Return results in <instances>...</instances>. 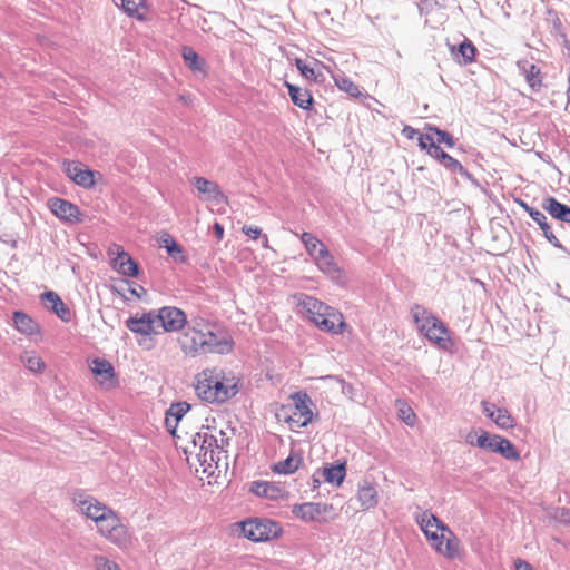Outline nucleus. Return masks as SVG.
I'll use <instances>...</instances> for the list:
<instances>
[{"label": "nucleus", "instance_id": "obj_11", "mask_svg": "<svg viewBox=\"0 0 570 570\" xmlns=\"http://www.w3.org/2000/svg\"><path fill=\"white\" fill-rule=\"evenodd\" d=\"M72 502L81 514L86 515L95 523L97 520L106 515V513L111 509L102 502L98 501L95 497L83 493H75Z\"/></svg>", "mask_w": 570, "mask_h": 570}, {"label": "nucleus", "instance_id": "obj_5", "mask_svg": "<svg viewBox=\"0 0 570 570\" xmlns=\"http://www.w3.org/2000/svg\"><path fill=\"white\" fill-rule=\"evenodd\" d=\"M96 529L104 539L119 549H127L131 546V533L112 509L97 520Z\"/></svg>", "mask_w": 570, "mask_h": 570}, {"label": "nucleus", "instance_id": "obj_22", "mask_svg": "<svg viewBox=\"0 0 570 570\" xmlns=\"http://www.w3.org/2000/svg\"><path fill=\"white\" fill-rule=\"evenodd\" d=\"M318 269L330 277H338L341 269L335 263L334 256L330 253L326 246H321L317 254L313 257Z\"/></svg>", "mask_w": 570, "mask_h": 570}, {"label": "nucleus", "instance_id": "obj_21", "mask_svg": "<svg viewBox=\"0 0 570 570\" xmlns=\"http://www.w3.org/2000/svg\"><path fill=\"white\" fill-rule=\"evenodd\" d=\"M41 301L45 307L55 313L62 322L68 323L71 320L69 307L56 292L47 291L42 293Z\"/></svg>", "mask_w": 570, "mask_h": 570}, {"label": "nucleus", "instance_id": "obj_55", "mask_svg": "<svg viewBox=\"0 0 570 570\" xmlns=\"http://www.w3.org/2000/svg\"><path fill=\"white\" fill-rule=\"evenodd\" d=\"M403 134L409 138V139H413L414 138V135L417 134V131L410 127V126H405L404 129H403Z\"/></svg>", "mask_w": 570, "mask_h": 570}, {"label": "nucleus", "instance_id": "obj_25", "mask_svg": "<svg viewBox=\"0 0 570 570\" xmlns=\"http://www.w3.org/2000/svg\"><path fill=\"white\" fill-rule=\"evenodd\" d=\"M285 86L288 89V95L295 106L304 110H309L312 108L313 97L307 89H303L289 82H285Z\"/></svg>", "mask_w": 570, "mask_h": 570}, {"label": "nucleus", "instance_id": "obj_54", "mask_svg": "<svg viewBox=\"0 0 570 570\" xmlns=\"http://www.w3.org/2000/svg\"><path fill=\"white\" fill-rule=\"evenodd\" d=\"M214 233L217 239H222L224 236V227L219 223L214 224Z\"/></svg>", "mask_w": 570, "mask_h": 570}, {"label": "nucleus", "instance_id": "obj_8", "mask_svg": "<svg viewBox=\"0 0 570 570\" xmlns=\"http://www.w3.org/2000/svg\"><path fill=\"white\" fill-rule=\"evenodd\" d=\"M243 535L254 542L268 541L281 533L277 522L268 519H254L238 523Z\"/></svg>", "mask_w": 570, "mask_h": 570}, {"label": "nucleus", "instance_id": "obj_14", "mask_svg": "<svg viewBox=\"0 0 570 570\" xmlns=\"http://www.w3.org/2000/svg\"><path fill=\"white\" fill-rule=\"evenodd\" d=\"M109 256H114L111 261L112 267L124 276L128 277H137L139 274L138 264L132 259V257L124 250V248L119 245H114L112 248L108 250Z\"/></svg>", "mask_w": 570, "mask_h": 570}, {"label": "nucleus", "instance_id": "obj_60", "mask_svg": "<svg viewBox=\"0 0 570 570\" xmlns=\"http://www.w3.org/2000/svg\"><path fill=\"white\" fill-rule=\"evenodd\" d=\"M314 65L316 67H320V68H326L322 62H320L318 60H314Z\"/></svg>", "mask_w": 570, "mask_h": 570}, {"label": "nucleus", "instance_id": "obj_40", "mask_svg": "<svg viewBox=\"0 0 570 570\" xmlns=\"http://www.w3.org/2000/svg\"><path fill=\"white\" fill-rule=\"evenodd\" d=\"M24 366L31 372H41L45 368V363L36 354L26 353L21 356Z\"/></svg>", "mask_w": 570, "mask_h": 570}, {"label": "nucleus", "instance_id": "obj_23", "mask_svg": "<svg viewBox=\"0 0 570 570\" xmlns=\"http://www.w3.org/2000/svg\"><path fill=\"white\" fill-rule=\"evenodd\" d=\"M356 499L362 510L367 511L377 505L379 493L373 484L365 482L364 484L358 485Z\"/></svg>", "mask_w": 570, "mask_h": 570}, {"label": "nucleus", "instance_id": "obj_24", "mask_svg": "<svg viewBox=\"0 0 570 570\" xmlns=\"http://www.w3.org/2000/svg\"><path fill=\"white\" fill-rule=\"evenodd\" d=\"M542 208L553 218L570 224V206L560 203L554 197L544 198Z\"/></svg>", "mask_w": 570, "mask_h": 570}, {"label": "nucleus", "instance_id": "obj_46", "mask_svg": "<svg viewBox=\"0 0 570 570\" xmlns=\"http://www.w3.org/2000/svg\"><path fill=\"white\" fill-rule=\"evenodd\" d=\"M556 519L563 524H570V509L561 508L556 512Z\"/></svg>", "mask_w": 570, "mask_h": 570}, {"label": "nucleus", "instance_id": "obj_13", "mask_svg": "<svg viewBox=\"0 0 570 570\" xmlns=\"http://www.w3.org/2000/svg\"><path fill=\"white\" fill-rule=\"evenodd\" d=\"M320 330L332 334H341L346 326L341 312L328 306V311L321 312L311 320Z\"/></svg>", "mask_w": 570, "mask_h": 570}, {"label": "nucleus", "instance_id": "obj_29", "mask_svg": "<svg viewBox=\"0 0 570 570\" xmlns=\"http://www.w3.org/2000/svg\"><path fill=\"white\" fill-rule=\"evenodd\" d=\"M124 12L138 21L147 20V4L145 0H121Z\"/></svg>", "mask_w": 570, "mask_h": 570}, {"label": "nucleus", "instance_id": "obj_33", "mask_svg": "<svg viewBox=\"0 0 570 570\" xmlns=\"http://www.w3.org/2000/svg\"><path fill=\"white\" fill-rule=\"evenodd\" d=\"M295 66L305 79L313 80L315 82H322L324 80L321 70L316 69L315 67H311L303 59L296 58Z\"/></svg>", "mask_w": 570, "mask_h": 570}, {"label": "nucleus", "instance_id": "obj_35", "mask_svg": "<svg viewBox=\"0 0 570 570\" xmlns=\"http://www.w3.org/2000/svg\"><path fill=\"white\" fill-rule=\"evenodd\" d=\"M333 79L337 88L345 91L351 97H358L361 95L360 88L351 79L343 75H333Z\"/></svg>", "mask_w": 570, "mask_h": 570}, {"label": "nucleus", "instance_id": "obj_32", "mask_svg": "<svg viewBox=\"0 0 570 570\" xmlns=\"http://www.w3.org/2000/svg\"><path fill=\"white\" fill-rule=\"evenodd\" d=\"M489 417L501 429L507 430L514 426V419L507 409L492 405V411L489 413Z\"/></svg>", "mask_w": 570, "mask_h": 570}, {"label": "nucleus", "instance_id": "obj_36", "mask_svg": "<svg viewBox=\"0 0 570 570\" xmlns=\"http://www.w3.org/2000/svg\"><path fill=\"white\" fill-rule=\"evenodd\" d=\"M183 58L186 65L191 69L193 71H200L204 68V60L199 59V56L197 52L189 48V47H183Z\"/></svg>", "mask_w": 570, "mask_h": 570}, {"label": "nucleus", "instance_id": "obj_15", "mask_svg": "<svg viewBox=\"0 0 570 570\" xmlns=\"http://www.w3.org/2000/svg\"><path fill=\"white\" fill-rule=\"evenodd\" d=\"M65 174L78 186L91 188L95 185L94 171L79 161H66Z\"/></svg>", "mask_w": 570, "mask_h": 570}, {"label": "nucleus", "instance_id": "obj_53", "mask_svg": "<svg viewBox=\"0 0 570 570\" xmlns=\"http://www.w3.org/2000/svg\"><path fill=\"white\" fill-rule=\"evenodd\" d=\"M515 570H533V569L529 562L518 559L515 561Z\"/></svg>", "mask_w": 570, "mask_h": 570}, {"label": "nucleus", "instance_id": "obj_41", "mask_svg": "<svg viewBox=\"0 0 570 570\" xmlns=\"http://www.w3.org/2000/svg\"><path fill=\"white\" fill-rule=\"evenodd\" d=\"M190 405L187 402H178L170 405V407L166 411L167 416L176 419L179 422L184 415L189 411Z\"/></svg>", "mask_w": 570, "mask_h": 570}, {"label": "nucleus", "instance_id": "obj_48", "mask_svg": "<svg viewBox=\"0 0 570 570\" xmlns=\"http://www.w3.org/2000/svg\"><path fill=\"white\" fill-rule=\"evenodd\" d=\"M242 232L253 239H257L262 234L261 228L247 225L243 226Z\"/></svg>", "mask_w": 570, "mask_h": 570}, {"label": "nucleus", "instance_id": "obj_50", "mask_svg": "<svg viewBox=\"0 0 570 570\" xmlns=\"http://www.w3.org/2000/svg\"><path fill=\"white\" fill-rule=\"evenodd\" d=\"M176 240L168 234L163 233L159 237V246L165 248L166 250L170 247V243H175Z\"/></svg>", "mask_w": 570, "mask_h": 570}, {"label": "nucleus", "instance_id": "obj_43", "mask_svg": "<svg viewBox=\"0 0 570 570\" xmlns=\"http://www.w3.org/2000/svg\"><path fill=\"white\" fill-rule=\"evenodd\" d=\"M94 563L96 570H121L115 561H111L104 556H96L94 558Z\"/></svg>", "mask_w": 570, "mask_h": 570}, {"label": "nucleus", "instance_id": "obj_1", "mask_svg": "<svg viewBox=\"0 0 570 570\" xmlns=\"http://www.w3.org/2000/svg\"><path fill=\"white\" fill-rule=\"evenodd\" d=\"M222 443L218 444L217 438L207 431H200L193 435L191 448L185 450L186 453L195 454L204 473L214 474L222 468H227V451L224 449L228 445V439H224L225 433L219 431Z\"/></svg>", "mask_w": 570, "mask_h": 570}, {"label": "nucleus", "instance_id": "obj_45", "mask_svg": "<svg viewBox=\"0 0 570 570\" xmlns=\"http://www.w3.org/2000/svg\"><path fill=\"white\" fill-rule=\"evenodd\" d=\"M428 154L439 163L448 155L438 144L429 142Z\"/></svg>", "mask_w": 570, "mask_h": 570}, {"label": "nucleus", "instance_id": "obj_26", "mask_svg": "<svg viewBox=\"0 0 570 570\" xmlns=\"http://www.w3.org/2000/svg\"><path fill=\"white\" fill-rule=\"evenodd\" d=\"M12 321L16 330L23 335L31 336L39 332L38 324L24 312L16 311Z\"/></svg>", "mask_w": 570, "mask_h": 570}, {"label": "nucleus", "instance_id": "obj_19", "mask_svg": "<svg viewBox=\"0 0 570 570\" xmlns=\"http://www.w3.org/2000/svg\"><path fill=\"white\" fill-rule=\"evenodd\" d=\"M90 370L100 385L107 389L116 386L117 379L109 361L97 357L91 362Z\"/></svg>", "mask_w": 570, "mask_h": 570}, {"label": "nucleus", "instance_id": "obj_9", "mask_svg": "<svg viewBox=\"0 0 570 570\" xmlns=\"http://www.w3.org/2000/svg\"><path fill=\"white\" fill-rule=\"evenodd\" d=\"M292 399L293 405L284 409L287 414L285 421L296 428H305L313 420L312 401L306 393L302 392L295 393Z\"/></svg>", "mask_w": 570, "mask_h": 570}, {"label": "nucleus", "instance_id": "obj_37", "mask_svg": "<svg viewBox=\"0 0 570 570\" xmlns=\"http://www.w3.org/2000/svg\"><path fill=\"white\" fill-rule=\"evenodd\" d=\"M301 240L304 244L306 252L312 258L317 254L321 246H325L316 236L307 232H304L301 235Z\"/></svg>", "mask_w": 570, "mask_h": 570}, {"label": "nucleus", "instance_id": "obj_17", "mask_svg": "<svg viewBox=\"0 0 570 570\" xmlns=\"http://www.w3.org/2000/svg\"><path fill=\"white\" fill-rule=\"evenodd\" d=\"M48 204L52 214L58 218L71 224L81 222V212L79 207L71 202L56 197L49 199Z\"/></svg>", "mask_w": 570, "mask_h": 570}, {"label": "nucleus", "instance_id": "obj_51", "mask_svg": "<svg viewBox=\"0 0 570 570\" xmlns=\"http://www.w3.org/2000/svg\"><path fill=\"white\" fill-rule=\"evenodd\" d=\"M129 292L131 295L140 298L144 294H146V291L142 286L138 284H134V286H130Z\"/></svg>", "mask_w": 570, "mask_h": 570}, {"label": "nucleus", "instance_id": "obj_57", "mask_svg": "<svg viewBox=\"0 0 570 570\" xmlns=\"http://www.w3.org/2000/svg\"><path fill=\"white\" fill-rule=\"evenodd\" d=\"M482 405H483V412L487 414V416L489 417V413H491L492 411V405L493 404H489L487 402H482Z\"/></svg>", "mask_w": 570, "mask_h": 570}, {"label": "nucleus", "instance_id": "obj_52", "mask_svg": "<svg viewBox=\"0 0 570 570\" xmlns=\"http://www.w3.org/2000/svg\"><path fill=\"white\" fill-rule=\"evenodd\" d=\"M403 421L409 424V425H413L414 423V417H415V414L413 413V411L411 409H407V411H403Z\"/></svg>", "mask_w": 570, "mask_h": 570}, {"label": "nucleus", "instance_id": "obj_31", "mask_svg": "<svg viewBox=\"0 0 570 570\" xmlns=\"http://www.w3.org/2000/svg\"><path fill=\"white\" fill-rule=\"evenodd\" d=\"M321 475L325 479L326 482L338 487L343 483L344 478L346 475L345 464L341 463L336 465L325 466L321 471Z\"/></svg>", "mask_w": 570, "mask_h": 570}, {"label": "nucleus", "instance_id": "obj_6", "mask_svg": "<svg viewBox=\"0 0 570 570\" xmlns=\"http://www.w3.org/2000/svg\"><path fill=\"white\" fill-rule=\"evenodd\" d=\"M413 321L417 326L419 331L424 336L439 345H443L445 342L444 335L448 330L445 325L425 307L421 305H414L411 309Z\"/></svg>", "mask_w": 570, "mask_h": 570}, {"label": "nucleus", "instance_id": "obj_12", "mask_svg": "<svg viewBox=\"0 0 570 570\" xmlns=\"http://www.w3.org/2000/svg\"><path fill=\"white\" fill-rule=\"evenodd\" d=\"M191 184L196 188L199 198L204 202H212L216 205L228 204L227 196L223 193L217 183L205 177H193Z\"/></svg>", "mask_w": 570, "mask_h": 570}, {"label": "nucleus", "instance_id": "obj_2", "mask_svg": "<svg viewBox=\"0 0 570 570\" xmlns=\"http://www.w3.org/2000/svg\"><path fill=\"white\" fill-rule=\"evenodd\" d=\"M178 345L187 357L207 354H227L233 350V342L219 337L212 331H202L195 326L187 327L178 337Z\"/></svg>", "mask_w": 570, "mask_h": 570}, {"label": "nucleus", "instance_id": "obj_39", "mask_svg": "<svg viewBox=\"0 0 570 570\" xmlns=\"http://www.w3.org/2000/svg\"><path fill=\"white\" fill-rule=\"evenodd\" d=\"M458 53L461 57L460 62L463 65L471 63L475 56V47L472 45L470 40H464L459 45Z\"/></svg>", "mask_w": 570, "mask_h": 570}, {"label": "nucleus", "instance_id": "obj_42", "mask_svg": "<svg viewBox=\"0 0 570 570\" xmlns=\"http://www.w3.org/2000/svg\"><path fill=\"white\" fill-rule=\"evenodd\" d=\"M428 130L436 136L435 144H438L439 146L440 144H444L449 148H452L454 146V139L449 132L441 130L436 127H429Z\"/></svg>", "mask_w": 570, "mask_h": 570}, {"label": "nucleus", "instance_id": "obj_59", "mask_svg": "<svg viewBox=\"0 0 570 570\" xmlns=\"http://www.w3.org/2000/svg\"><path fill=\"white\" fill-rule=\"evenodd\" d=\"M263 246L264 247H268V237H267V235L263 236Z\"/></svg>", "mask_w": 570, "mask_h": 570}, {"label": "nucleus", "instance_id": "obj_44", "mask_svg": "<svg viewBox=\"0 0 570 570\" xmlns=\"http://www.w3.org/2000/svg\"><path fill=\"white\" fill-rule=\"evenodd\" d=\"M167 254L177 262H180V263L186 262V257L183 254V248L179 244H177V242L170 243V247H168Z\"/></svg>", "mask_w": 570, "mask_h": 570}, {"label": "nucleus", "instance_id": "obj_18", "mask_svg": "<svg viewBox=\"0 0 570 570\" xmlns=\"http://www.w3.org/2000/svg\"><path fill=\"white\" fill-rule=\"evenodd\" d=\"M519 204L530 215V217L537 223V225L540 226L547 240L556 248H559V249L563 250L564 253H568V249L559 242V239L552 233L551 227L547 223L546 215L542 212H540L539 209H535V208L529 206L523 200H520Z\"/></svg>", "mask_w": 570, "mask_h": 570}, {"label": "nucleus", "instance_id": "obj_28", "mask_svg": "<svg viewBox=\"0 0 570 570\" xmlns=\"http://www.w3.org/2000/svg\"><path fill=\"white\" fill-rule=\"evenodd\" d=\"M298 306H301L303 313L306 315V317L311 321L315 315H317L321 312L328 311V306L322 303L321 301L316 299L315 297L301 294L298 299Z\"/></svg>", "mask_w": 570, "mask_h": 570}, {"label": "nucleus", "instance_id": "obj_56", "mask_svg": "<svg viewBox=\"0 0 570 570\" xmlns=\"http://www.w3.org/2000/svg\"><path fill=\"white\" fill-rule=\"evenodd\" d=\"M178 99L184 105H189L191 102V98L189 95H180Z\"/></svg>", "mask_w": 570, "mask_h": 570}, {"label": "nucleus", "instance_id": "obj_7", "mask_svg": "<svg viewBox=\"0 0 570 570\" xmlns=\"http://www.w3.org/2000/svg\"><path fill=\"white\" fill-rule=\"evenodd\" d=\"M466 442L471 445H475L480 449L489 450L494 453H499L502 455L505 460L509 461H519L520 460V453L513 445L511 441L508 439L498 435V434H490L488 432H482L476 440L474 441L472 439V435L469 434L466 438Z\"/></svg>", "mask_w": 570, "mask_h": 570}, {"label": "nucleus", "instance_id": "obj_58", "mask_svg": "<svg viewBox=\"0 0 570 570\" xmlns=\"http://www.w3.org/2000/svg\"><path fill=\"white\" fill-rule=\"evenodd\" d=\"M321 474V471L317 470L314 474H313V482H314V488L318 487L321 481H320V478L317 476V474Z\"/></svg>", "mask_w": 570, "mask_h": 570}, {"label": "nucleus", "instance_id": "obj_3", "mask_svg": "<svg viewBox=\"0 0 570 570\" xmlns=\"http://www.w3.org/2000/svg\"><path fill=\"white\" fill-rule=\"evenodd\" d=\"M196 394L208 403H224L238 392L234 377L227 379L222 371L204 370L196 376Z\"/></svg>", "mask_w": 570, "mask_h": 570}, {"label": "nucleus", "instance_id": "obj_4", "mask_svg": "<svg viewBox=\"0 0 570 570\" xmlns=\"http://www.w3.org/2000/svg\"><path fill=\"white\" fill-rule=\"evenodd\" d=\"M416 521L435 551L449 559L456 556L459 540L435 514L425 510Z\"/></svg>", "mask_w": 570, "mask_h": 570}, {"label": "nucleus", "instance_id": "obj_34", "mask_svg": "<svg viewBox=\"0 0 570 570\" xmlns=\"http://www.w3.org/2000/svg\"><path fill=\"white\" fill-rule=\"evenodd\" d=\"M302 462V459L299 456H287L285 460L277 462L273 465L272 471L277 474H291L294 473L299 464Z\"/></svg>", "mask_w": 570, "mask_h": 570}, {"label": "nucleus", "instance_id": "obj_30", "mask_svg": "<svg viewBox=\"0 0 570 570\" xmlns=\"http://www.w3.org/2000/svg\"><path fill=\"white\" fill-rule=\"evenodd\" d=\"M249 490L258 497L271 500L277 499L282 492L281 488L267 481H254L252 482Z\"/></svg>", "mask_w": 570, "mask_h": 570}, {"label": "nucleus", "instance_id": "obj_10", "mask_svg": "<svg viewBox=\"0 0 570 570\" xmlns=\"http://www.w3.org/2000/svg\"><path fill=\"white\" fill-rule=\"evenodd\" d=\"M156 323L164 332H178L187 324V317L183 309L175 306H164L155 311Z\"/></svg>", "mask_w": 570, "mask_h": 570}, {"label": "nucleus", "instance_id": "obj_38", "mask_svg": "<svg viewBox=\"0 0 570 570\" xmlns=\"http://www.w3.org/2000/svg\"><path fill=\"white\" fill-rule=\"evenodd\" d=\"M440 164L453 174L459 173L462 177L471 178V174L461 165V163L449 154L441 160Z\"/></svg>", "mask_w": 570, "mask_h": 570}, {"label": "nucleus", "instance_id": "obj_47", "mask_svg": "<svg viewBox=\"0 0 570 570\" xmlns=\"http://www.w3.org/2000/svg\"><path fill=\"white\" fill-rule=\"evenodd\" d=\"M417 140L420 148L426 151L429 149V142H435L433 136L430 134L429 130L426 134L420 135Z\"/></svg>", "mask_w": 570, "mask_h": 570}, {"label": "nucleus", "instance_id": "obj_49", "mask_svg": "<svg viewBox=\"0 0 570 570\" xmlns=\"http://www.w3.org/2000/svg\"><path fill=\"white\" fill-rule=\"evenodd\" d=\"M178 423L179 422H177L176 419H173L167 415L165 416V426L171 435H175Z\"/></svg>", "mask_w": 570, "mask_h": 570}, {"label": "nucleus", "instance_id": "obj_27", "mask_svg": "<svg viewBox=\"0 0 570 570\" xmlns=\"http://www.w3.org/2000/svg\"><path fill=\"white\" fill-rule=\"evenodd\" d=\"M518 66L521 69L531 90L534 92L539 91L542 86L540 68L528 61L518 62Z\"/></svg>", "mask_w": 570, "mask_h": 570}, {"label": "nucleus", "instance_id": "obj_20", "mask_svg": "<svg viewBox=\"0 0 570 570\" xmlns=\"http://www.w3.org/2000/svg\"><path fill=\"white\" fill-rule=\"evenodd\" d=\"M332 509L333 507L331 504L321 502H307L295 505L293 508V513L305 522H313L317 521L321 514L327 513L332 511Z\"/></svg>", "mask_w": 570, "mask_h": 570}, {"label": "nucleus", "instance_id": "obj_16", "mask_svg": "<svg viewBox=\"0 0 570 570\" xmlns=\"http://www.w3.org/2000/svg\"><path fill=\"white\" fill-rule=\"evenodd\" d=\"M126 326L135 334L144 336L153 333H158L155 311L142 313L141 315H134L126 321Z\"/></svg>", "mask_w": 570, "mask_h": 570}]
</instances>
